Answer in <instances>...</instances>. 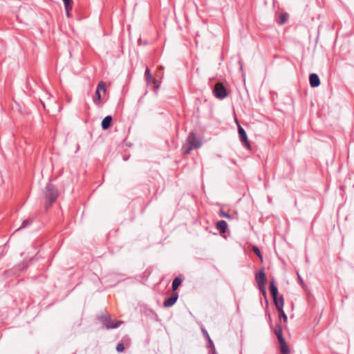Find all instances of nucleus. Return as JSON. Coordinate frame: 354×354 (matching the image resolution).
<instances>
[{"label":"nucleus","mask_w":354,"mask_h":354,"mask_svg":"<svg viewBox=\"0 0 354 354\" xmlns=\"http://www.w3.org/2000/svg\"><path fill=\"white\" fill-rule=\"evenodd\" d=\"M202 142L198 139L194 132L189 134L187 138V144L182 147V151L184 154H189L193 149L200 148Z\"/></svg>","instance_id":"1"},{"label":"nucleus","mask_w":354,"mask_h":354,"mask_svg":"<svg viewBox=\"0 0 354 354\" xmlns=\"http://www.w3.org/2000/svg\"><path fill=\"white\" fill-rule=\"evenodd\" d=\"M98 319L104 325L106 330L117 328L123 323L122 321L113 322L111 317L104 314L99 315Z\"/></svg>","instance_id":"2"},{"label":"nucleus","mask_w":354,"mask_h":354,"mask_svg":"<svg viewBox=\"0 0 354 354\" xmlns=\"http://www.w3.org/2000/svg\"><path fill=\"white\" fill-rule=\"evenodd\" d=\"M45 197L49 202V205H51L56 201L58 197V192L53 185L50 183L46 185Z\"/></svg>","instance_id":"3"},{"label":"nucleus","mask_w":354,"mask_h":354,"mask_svg":"<svg viewBox=\"0 0 354 354\" xmlns=\"http://www.w3.org/2000/svg\"><path fill=\"white\" fill-rule=\"evenodd\" d=\"M213 93L218 99L223 100L227 96V91L221 83H216L214 87Z\"/></svg>","instance_id":"4"},{"label":"nucleus","mask_w":354,"mask_h":354,"mask_svg":"<svg viewBox=\"0 0 354 354\" xmlns=\"http://www.w3.org/2000/svg\"><path fill=\"white\" fill-rule=\"evenodd\" d=\"M283 301L284 300H283V296H281L279 301H275L274 306L279 313V319H283L284 320V322H287L288 317L283 309V304H284Z\"/></svg>","instance_id":"5"},{"label":"nucleus","mask_w":354,"mask_h":354,"mask_svg":"<svg viewBox=\"0 0 354 354\" xmlns=\"http://www.w3.org/2000/svg\"><path fill=\"white\" fill-rule=\"evenodd\" d=\"M238 133H239V140L241 142V143L244 146H245L247 147H250V143H249L248 140V136H247L246 131L239 124L238 125Z\"/></svg>","instance_id":"6"},{"label":"nucleus","mask_w":354,"mask_h":354,"mask_svg":"<svg viewBox=\"0 0 354 354\" xmlns=\"http://www.w3.org/2000/svg\"><path fill=\"white\" fill-rule=\"evenodd\" d=\"M255 280L257 283V285H266L267 281L266 275L263 268L261 269L256 274H255Z\"/></svg>","instance_id":"7"},{"label":"nucleus","mask_w":354,"mask_h":354,"mask_svg":"<svg viewBox=\"0 0 354 354\" xmlns=\"http://www.w3.org/2000/svg\"><path fill=\"white\" fill-rule=\"evenodd\" d=\"M178 298V295L176 292H174L169 297H167L165 299L163 302V306L165 308H169L174 306L177 301Z\"/></svg>","instance_id":"8"},{"label":"nucleus","mask_w":354,"mask_h":354,"mask_svg":"<svg viewBox=\"0 0 354 354\" xmlns=\"http://www.w3.org/2000/svg\"><path fill=\"white\" fill-rule=\"evenodd\" d=\"M270 295L273 299L274 304H275V301H279V299H278V288L274 283V281L272 280L270 283Z\"/></svg>","instance_id":"9"},{"label":"nucleus","mask_w":354,"mask_h":354,"mask_svg":"<svg viewBox=\"0 0 354 354\" xmlns=\"http://www.w3.org/2000/svg\"><path fill=\"white\" fill-rule=\"evenodd\" d=\"M310 85L313 88H315L319 86L320 80L319 76L316 73H311L309 75Z\"/></svg>","instance_id":"10"},{"label":"nucleus","mask_w":354,"mask_h":354,"mask_svg":"<svg viewBox=\"0 0 354 354\" xmlns=\"http://www.w3.org/2000/svg\"><path fill=\"white\" fill-rule=\"evenodd\" d=\"M112 117L111 115H106L102 121L101 126L103 130H106L111 127L112 122Z\"/></svg>","instance_id":"11"},{"label":"nucleus","mask_w":354,"mask_h":354,"mask_svg":"<svg viewBox=\"0 0 354 354\" xmlns=\"http://www.w3.org/2000/svg\"><path fill=\"white\" fill-rule=\"evenodd\" d=\"M216 227L220 232L225 233L227 230V223L224 220L218 221L216 223Z\"/></svg>","instance_id":"12"},{"label":"nucleus","mask_w":354,"mask_h":354,"mask_svg":"<svg viewBox=\"0 0 354 354\" xmlns=\"http://www.w3.org/2000/svg\"><path fill=\"white\" fill-rule=\"evenodd\" d=\"M279 343L280 345V352L281 353V354H289L290 350L286 344L285 339H282L281 341H279Z\"/></svg>","instance_id":"13"},{"label":"nucleus","mask_w":354,"mask_h":354,"mask_svg":"<svg viewBox=\"0 0 354 354\" xmlns=\"http://www.w3.org/2000/svg\"><path fill=\"white\" fill-rule=\"evenodd\" d=\"M274 333L277 337L278 341L284 339V338L283 337L282 327H281V324H278L276 325Z\"/></svg>","instance_id":"14"},{"label":"nucleus","mask_w":354,"mask_h":354,"mask_svg":"<svg viewBox=\"0 0 354 354\" xmlns=\"http://www.w3.org/2000/svg\"><path fill=\"white\" fill-rule=\"evenodd\" d=\"M202 333H203L205 338L207 339V341L208 342L207 347L208 348L212 347L214 349V342L212 340V339L210 338L207 331L205 328H202Z\"/></svg>","instance_id":"15"},{"label":"nucleus","mask_w":354,"mask_h":354,"mask_svg":"<svg viewBox=\"0 0 354 354\" xmlns=\"http://www.w3.org/2000/svg\"><path fill=\"white\" fill-rule=\"evenodd\" d=\"M183 282V279L179 277H176L173 282H172V285H171V287H172V290L173 291H176L178 287L181 285Z\"/></svg>","instance_id":"16"},{"label":"nucleus","mask_w":354,"mask_h":354,"mask_svg":"<svg viewBox=\"0 0 354 354\" xmlns=\"http://www.w3.org/2000/svg\"><path fill=\"white\" fill-rule=\"evenodd\" d=\"M32 221H33V219L32 218H28V219H26V220H24L22 223V225L21 227H19V228H17L14 233H16L17 232L22 230V229H24V228H26L28 227V226H30L32 223Z\"/></svg>","instance_id":"17"},{"label":"nucleus","mask_w":354,"mask_h":354,"mask_svg":"<svg viewBox=\"0 0 354 354\" xmlns=\"http://www.w3.org/2000/svg\"><path fill=\"white\" fill-rule=\"evenodd\" d=\"M288 19V17L286 14H281L277 20V23L280 25H282L286 22Z\"/></svg>","instance_id":"18"},{"label":"nucleus","mask_w":354,"mask_h":354,"mask_svg":"<svg viewBox=\"0 0 354 354\" xmlns=\"http://www.w3.org/2000/svg\"><path fill=\"white\" fill-rule=\"evenodd\" d=\"M101 99H102V97H101L100 92L99 91H95V97L93 98V102L95 104H97L98 102L101 101Z\"/></svg>","instance_id":"19"},{"label":"nucleus","mask_w":354,"mask_h":354,"mask_svg":"<svg viewBox=\"0 0 354 354\" xmlns=\"http://www.w3.org/2000/svg\"><path fill=\"white\" fill-rule=\"evenodd\" d=\"M96 91H99L100 92L101 91L105 92L106 91V85H105V83L104 82H100L98 84H97V88H96Z\"/></svg>","instance_id":"20"},{"label":"nucleus","mask_w":354,"mask_h":354,"mask_svg":"<svg viewBox=\"0 0 354 354\" xmlns=\"http://www.w3.org/2000/svg\"><path fill=\"white\" fill-rule=\"evenodd\" d=\"M218 214H219V216L222 217V218H230V219L232 218V216L230 214L223 211V209H221L219 211Z\"/></svg>","instance_id":"21"},{"label":"nucleus","mask_w":354,"mask_h":354,"mask_svg":"<svg viewBox=\"0 0 354 354\" xmlns=\"http://www.w3.org/2000/svg\"><path fill=\"white\" fill-rule=\"evenodd\" d=\"M145 78L147 82H149L152 78L151 73L148 68H146L145 73Z\"/></svg>","instance_id":"22"},{"label":"nucleus","mask_w":354,"mask_h":354,"mask_svg":"<svg viewBox=\"0 0 354 354\" xmlns=\"http://www.w3.org/2000/svg\"><path fill=\"white\" fill-rule=\"evenodd\" d=\"M259 290L262 293V295L266 298V290L265 288V285H258ZM266 301H268L267 299H266Z\"/></svg>","instance_id":"23"},{"label":"nucleus","mask_w":354,"mask_h":354,"mask_svg":"<svg viewBox=\"0 0 354 354\" xmlns=\"http://www.w3.org/2000/svg\"><path fill=\"white\" fill-rule=\"evenodd\" d=\"M252 250L258 257H259L260 259H262L261 250H259V248L257 246H254L252 248Z\"/></svg>","instance_id":"24"},{"label":"nucleus","mask_w":354,"mask_h":354,"mask_svg":"<svg viewBox=\"0 0 354 354\" xmlns=\"http://www.w3.org/2000/svg\"><path fill=\"white\" fill-rule=\"evenodd\" d=\"M115 350L118 353H122L124 351V346L122 343H118L116 346Z\"/></svg>","instance_id":"25"},{"label":"nucleus","mask_w":354,"mask_h":354,"mask_svg":"<svg viewBox=\"0 0 354 354\" xmlns=\"http://www.w3.org/2000/svg\"><path fill=\"white\" fill-rule=\"evenodd\" d=\"M72 3L73 2H68L67 5L64 4L66 11H70L72 9Z\"/></svg>","instance_id":"26"},{"label":"nucleus","mask_w":354,"mask_h":354,"mask_svg":"<svg viewBox=\"0 0 354 354\" xmlns=\"http://www.w3.org/2000/svg\"><path fill=\"white\" fill-rule=\"evenodd\" d=\"M297 276H298V279L300 281L301 284H303L304 283V281H303L301 277L300 276V274L299 273H297Z\"/></svg>","instance_id":"27"},{"label":"nucleus","mask_w":354,"mask_h":354,"mask_svg":"<svg viewBox=\"0 0 354 354\" xmlns=\"http://www.w3.org/2000/svg\"><path fill=\"white\" fill-rule=\"evenodd\" d=\"M153 83H154V84H155V86H159V82H158V80H153Z\"/></svg>","instance_id":"28"},{"label":"nucleus","mask_w":354,"mask_h":354,"mask_svg":"<svg viewBox=\"0 0 354 354\" xmlns=\"http://www.w3.org/2000/svg\"><path fill=\"white\" fill-rule=\"evenodd\" d=\"M62 1H63L64 3L66 5H67L68 2H73L72 0H62Z\"/></svg>","instance_id":"29"},{"label":"nucleus","mask_w":354,"mask_h":354,"mask_svg":"<svg viewBox=\"0 0 354 354\" xmlns=\"http://www.w3.org/2000/svg\"><path fill=\"white\" fill-rule=\"evenodd\" d=\"M66 16H67L68 17H71L70 11H68H68H66Z\"/></svg>","instance_id":"30"},{"label":"nucleus","mask_w":354,"mask_h":354,"mask_svg":"<svg viewBox=\"0 0 354 354\" xmlns=\"http://www.w3.org/2000/svg\"><path fill=\"white\" fill-rule=\"evenodd\" d=\"M128 159H129V157H127V156H124V157H123V160H124V161H127Z\"/></svg>","instance_id":"31"},{"label":"nucleus","mask_w":354,"mask_h":354,"mask_svg":"<svg viewBox=\"0 0 354 354\" xmlns=\"http://www.w3.org/2000/svg\"><path fill=\"white\" fill-rule=\"evenodd\" d=\"M40 102L43 104L44 108H45V104H44V102L41 100Z\"/></svg>","instance_id":"32"}]
</instances>
